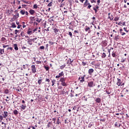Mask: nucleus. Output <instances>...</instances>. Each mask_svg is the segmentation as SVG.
<instances>
[{"instance_id":"obj_52","label":"nucleus","mask_w":129,"mask_h":129,"mask_svg":"<svg viewBox=\"0 0 129 129\" xmlns=\"http://www.w3.org/2000/svg\"><path fill=\"white\" fill-rule=\"evenodd\" d=\"M64 1H65V0H58V3H61V4H62V3H63V2H64Z\"/></svg>"},{"instance_id":"obj_21","label":"nucleus","mask_w":129,"mask_h":129,"mask_svg":"<svg viewBox=\"0 0 129 129\" xmlns=\"http://www.w3.org/2000/svg\"><path fill=\"white\" fill-rule=\"evenodd\" d=\"M14 49L15 50H19V48L18 47V44H14Z\"/></svg>"},{"instance_id":"obj_60","label":"nucleus","mask_w":129,"mask_h":129,"mask_svg":"<svg viewBox=\"0 0 129 129\" xmlns=\"http://www.w3.org/2000/svg\"><path fill=\"white\" fill-rule=\"evenodd\" d=\"M95 8L97 10H98V9H99V7L98 6L96 5V7Z\"/></svg>"},{"instance_id":"obj_58","label":"nucleus","mask_w":129,"mask_h":129,"mask_svg":"<svg viewBox=\"0 0 129 129\" xmlns=\"http://www.w3.org/2000/svg\"><path fill=\"white\" fill-rule=\"evenodd\" d=\"M52 120H53V121H54V122H53L54 123H55V121H56V118H52Z\"/></svg>"},{"instance_id":"obj_63","label":"nucleus","mask_w":129,"mask_h":129,"mask_svg":"<svg viewBox=\"0 0 129 129\" xmlns=\"http://www.w3.org/2000/svg\"><path fill=\"white\" fill-rule=\"evenodd\" d=\"M7 47H9V45H3V48H7Z\"/></svg>"},{"instance_id":"obj_13","label":"nucleus","mask_w":129,"mask_h":129,"mask_svg":"<svg viewBox=\"0 0 129 129\" xmlns=\"http://www.w3.org/2000/svg\"><path fill=\"white\" fill-rule=\"evenodd\" d=\"M21 109H23V110L26 109V107H27V106H26V104L24 105L22 104L21 105V106H20Z\"/></svg>"},{"instance_id":"obj_41","label":"nucleus","mask_w":129,"mask_h":129,"mask_svg":"<svg viewBox=\"0 0 129 129\" xmlns=\"http://www.w3.org/2000/svg\"><path fill=\"white\" fill-rule=\"evenodd\" d=\"M36 64H42V61H36Z\"/></svg>"},{"instance_id":"obj_47","label":"nucleus","mask_w":129,"mask_h":129,"mask_svg":"<svg viewBox=\"0 0 129 129\" xmlns=\"http://www.w3.org/2000/svg\"><path fill=\"white\" fill-rule=\"evenodd\" d=\"M69 29H70V30H72L73 29V26L72 25L70 26Z\"/></svg>"},{"instance_id":"obj_23","label":"nucleus","mask_w":129,"mask_h":129,"mask_svg":"<svg viewBox=\"0 0 129 129\" xmlns=\"http://www.w3.org/2000/svg\"><path fill=\"white\" fill-rule=\"evenodd\" d=\"M65 67H66V64H63L60 67V69L63 70V69L65 68Z\"/></svg>"},{"instance_id":"obj_31","label":"nucleus","mask_w":129,"mask_h":129,"mask_svg":"<svg viewBox=\"0 0 129 129\" xmlns=\"http://www.w3.org/2000/svg\"><path fill=\"white\" fill-rule=\"evenodd\" d=\"M125 60H126V58H123L121 59V63H123L124 62H125Z\"/></svg>"},{"instance_id":"obj_61","label":"nucleus","mask_w":129,"mask_h":129,"mask_svg":"<svg viewBox=\"0 0 129 129\" xmlns=\"http://www.w3.org/2000/svg\"><path fill=\"white\" fill-rule=\"evenodd\" d=\"M106 93H107V94H110V92H109V91L107 90L106 91Z\"/></svg>"},{"instance_id":"obj_54","label":"nucleus","mask_w":129,"mask_h":129,"mask_svg":"<svg viewBox=\"0 0 129 129\" xmlns=\"http://www.w3.org/2000/svg\"><path fill=\"white\" fill-rule=\"evenodd\" d=\"M59 118H57V122H56V123H57V124H59V123H60V122H59Z\"/></svg>"},{"instance_id":"obj_7","label":"nucleus","mask_w":129,"mask_h":129,"mask_svg":"<svg viewBox=\"0 0 129 129\" xmlns=\"http://www.w3.org/2000/svg\"><path fill=\"white\" fill-rule=\"evenodd\" d=\"M64 76V73L61 72L60 73L58 74V75L56 76L55 78H60V77H62V76Z\"/></svg>"},{"instance_id":"obj_62","label":"nucleus","mask_w":129,"mask_h":129,"mask_svg":"<svg viewBox=\"0 0 129 129\" xmlns=\"http://www.w3.org/2000/svg\"><path fill=\"white\" fill-rule=\"evenodd\" d=\"M98 6H99V4H100V0L97 1Z\"/></svg>"},{"instance_id":"obj_51","label":"nucleus","mask_w":129,"mask_h":129,"mask_svg":"<svg viewBox=\"0 0 129 129\" xmlns=\"http://www.w3.org/2000/svg\"><path fill=\"white\" fill-rule=\"evenodd\" d=\"M112 57H115V56H116V55L115 54V53H112Z\"/></svg>"},{"instance_id":"obj_26","label":"nucleus","mask_w":129,"mask_h":129,"mask_svg":"<svg viewBox=\"0 0 129 129\" xmlns=\"http://www.w3.org/2000/svg\"><path fill=\"white\" fill-rule=\"evenodd\" d=\"M38 84H39V85H41V84H42V79L38 80Z\"/></svg>"},{"instance_id":"obj_4","label":"nucleus","mask_w":129,"mask_h":129,"mask_svg":"<svg viewBox=\"0 0 129 129\" xmlns=\"http://www.w3.org/2000/svg\"><path fill=\"white\" fill-rule=\"evenodd\" d=\"M88 85L89 87H94V86H95V84H94L93 81L88 82Z\"/></svg>"},{"instance_id":"obj_29","label":"nucleus","mask_w":129,"mask_h":129,"mask_svg":"<svg viewBox=\"0 0 129 129\" xmlns=\"http://www.w3.org/2000/svg\"><path fill=\"white\" fill-rule=\"evenodd\" d=\"M20 14H21V15H25V10H21L20 11Z\"/></svg>"},{"instance_id":"obj_53","label":"nucleus","mask_w":129,"mask_h":129,"mask_svg":"<svg viewBox=\"0 0 129 129\" xmlns=\"http://www.w3.org/2000/svg\"><path fill=\"white\" fill-rule=\"evenodd\" d=\"M97 34L98 35V37H101V34L99 32H97Z\"/></svg>"},{"instance_id":"obj_5","label":"nucleus","mask_w":129,"mask_h":129,"mask_svg":"<svg viewBox=\"0 0 129 129\" xmlns=\"http://www.w3.org/2000/svg\"><path fill=\"white\" fill-rule=\"evenodd\" d=\"M117 81L116 82V85H117V86H120V85H121V80H120V79L117 78Z\"/></svg>"},{"instance_id":"obj_8","label":"nucleus","mask_w":129,"mask_h":129,"mask_svg":"<svg viewBox=\"0 0 129 129\" xmlns=\"http://www.w3.org/2000/svg\"><path fill=\"white\" fill-rule=\"evenodd\" d=\"M34 39H28L27 40V43L29 44V45H33V43L32 42H34Z\"/></svg>"},{"instance_id":"obj_39","label":"nucleus","mask_w":129,"mask_h":129,"mask_svg":"<svg viewBox=\"0 0 129 129\" xmlns=\"http://www.w3.org/2000/svg\"><path fill=\"white\" fill-rule=\"evenodd\" d=\"M39 49H40V50H44V49H45V47L44 46H40Z\"/></svg>"},{"instance_id":"obj_14","label":"nucleus","mask_w":129,"mask_h":129,"mask_svg":"<svg viewBox=\"0 0 129 129\" xmlns=\"http://www.w3.org/2000/svg\"><path fill=\"white\" fill-rule=\"evenodd\" d=\"M27 34H28V35H32V34H33V31L29 29L27 32Z\"/></svg>"},{"instance_id":"obj_36","label":"nucleus","mask_w":129,"mask_h":129,"mask_svg":"<svg viewBox=\"0 0 129 129\" xmlns=\"http://www.w3.org/2000/svg\"><path fill=\"white\" fill-rule=\"evenodd\" d=\"M0 121L1 122H2V120H3V119H4V117L3 116V115H0Z\"/></svg>"},{"instance_id":"obj_42","label":"nucleus","mask_w":129,"mask_h":129,"mask_svg":"<svg viewBox=\"0 0 129 129\" xmlns=\"http://www.w3.org/2000/svg\"><path fill=\"white\" fill-rule=\"evenodd\" d=\"M93 9L94 11H95V14H97V9H95V7H93Z\"/></svg>"},{"instance_id":"obj_37","label":"nucleus","mask_w":129,"mask_h":129,"mask_svg":"<svg viewBox=\"0 0 129 129\" xmlns=\"http://www.w3.org/2000/svg\"><path fill=\"white\" fill-rule=\"evenodd\" d=\"M20 35L21 37H24V36H25V33H24V32H22L20 34Z\"/></svg>"},{"instance_id":"obj_49","label":"nucleus","mask_w":129,"mask_h":129,"mask_svg":"<svg viewBox=\"0 0 129 129\" xmlns=\"http://www.w3.org/2000/svg\"><path fill=\"white\" fill-rule=\"evenodd\" d=\"M69 35L70 36V37H71V38H72V32H69Z\"/></svg>"},{"instance_id":"obj_6","label":"nucleus","mask_w":129,"mask_h":129,"mask_svg":"<svg viewBox=\"0 0 129 129\" xmlns=\"http://www.w3.org/2000/svg\"><path fill=\"white\" fill-rule=\"evenodd\" d=\"M9 115V113L7 111H4V113L2 114V116L4 117V118H6Z\"/></svg>"},{"instance_id":"obj_59","label":"nucleus","mask_w":129,"mask_h":129,"mask_svg":"<svg viewBox=\"0 0 129 129\" xmlns=\"http://www.w3.org/2000/svg\"><path fill=\"white\" fill-rule=\"evenodd\" d=\"M91 2L92 3V4H93V3H96V1H95V0H92V1H91Z\"/></svg>"},{"instance_id":"obj_43","label":"nucleus","mask_w":129,"mask_h":129,"mask_svg":"<svg viewBox=\"0 0 129 129\" xmlns=\"http://www.w3.org/2000/svg\"><path fill=\"white\" fill-rule=\"evenodd\" d=\"M89 30H90V28L89 27H87L86 29H85V31L87 32V31H88Z\"/></svg>"},{"instance_id":"obj_9","label":"nucleus","mask_w":129,"mask_h":129,"mask_svg":"<svg viewBox=\"0 0 129 129\" xmlns=\"http://www.w3.org/2000/svg\"><path fill=\"white\" fill-rule=\"evenodd\" d=\"M53 31L55 33V35H57V34H59V32L60 30L57 28H55L53 29Z\"/></svg>"},{"instance_id":"obj_12","label":"nucleus","mask_w":129,"mask_h":129,"mask_svg":"<svg viewBox=\"0 0 129 129\" xmlns=\"http://www.w3.org/2000/svg\"><path fill=\"white\" fill-rule=\"evenodd\" d=\"M85 77V76H84L83 77H81L80 82H81V83H83V82H84V81H85L84 78Z\"/></svg>"},{"instance_id":"obj_30","label":"nucleus","mask_w":129,"mask_h":129,"mask_svg":"<svg viewBox=\"0 0 129 129\" xmlns=\"http://www.w3.org/2000/svg\"><path fill=\"white\" fill-rule=\"evenodd\" d=\"M42 21V19H40L39 18H37L36 19V22L38 23H41V21Z\"/></svg>"},{"instance_id":"obj_28","label":"nucleus","mask_w":129,"mask_h":129,"mask_svg":"<svg viewBox=\"0 0 129 129\" xmlns=\"http://www.w3.org/2000/svg\"><path fill=\"white\" fill-rule=\"evenodd\" d=\"M101 57L102 58H105V57H106V54H105V53L103 52L102 54Z\"/></svg>"},{"instance_id":"obj_22","label":"nucleus","mask_w":129,"mask_h":129,"mask_svg":"<svg viewBox=\"0 0 129 129\" xmlns=\"http://www.w3.org/2000/svg\"><path fill=\"white\" fill-rule=\"evenodd\" d=\"M82 65H83V66H85V65H87V61H83L82 62Z\"/></svg>"},{"instance_id":"obj_50","label":"nucleus","mask_w":129,"mask_h":129,"mask_svg":"<svg viewBox=\"0 0 129 129\" xmlns=\"http://www.w3.org/2000/svg\"><path fill=\"white\" fill-rule=\"evenodd\" d=\"M1 40H2V41H6V38H5V37H2V38H1Z\"/></svg>"},{"instance_id":"obj_48","label":"nucleus","mask_w":129,"mask_h":129,"mask_svg":"<svg viewBox=\"0 0 129 129\" xmlns=\"http://www.w3.org/2000/svg\"><path fill=\"white\" fill-rule=\"evenodd\" d=\"M45 82H50V79H46Z\"/></svg>"},{"instance_id":"obj_64","label":"nucleus","mask_w":129,"mask_h":129,"mask_svg":"<svg viewBox=\"0 0 129 129\" xmlns=\"http://www.w3.org/2000/svg\"><path fill=\"white\" fill-rule=\"evenodd\" d=\"M25 14L26 15V16H28V15H29V13H28L27 11H26Z\"/></svg>"},{"instance_id":"obj_34","label":"nucleus","mask_w":129,"mask_h":129,"mask_svg":"<svg viewBox=\"0 0 129 129\" xmlns=\"http://www.w3.org/2000/svg\"><path fill=\"white\" fill-rule=\"evenodd\" d=\"M52 84V86H54V84H55V82H56V80H53L52 81H51Z\"/></svg>"},{"instance_id":"obj_45","label":"nucleus","mask_w":129,"mask_h":129,"mask_svg":"<svg viewBox=\"0 0 129 129\" xmlns=\"http://www.w3.org/2000/svg\"><path fill=\"white\" fill-rule=\"evenodd\" d=\"M48 43L50 45H53V44H55L54 42H51V41H50L48 42Z\"/></svg>"},{"instance_id":"obj_1","label":"nucleus","mask_w":129,"mask_h":129,"mask_svg":"<svg viewBox=\"0 0 129 129\" xmlns=\"http://www.w3.org/2000/svg\"><path fill=\"white\" fill-rule=\"evenodd\" d=\"M66 81V80L65 79V78H61L59 80V82L61 83V85L62 86H67V84L65 82Z\"/></svg>"},{"instance_id":"obj_38","label":"nucleus","mask_w":129,"mask_h":129,"mask_svg":"<svg viewBox=\"0 0 129 129\" xmlns=\"http://www.w3.org/2000/svg\"><path fill=\"white\" fill-rule=\"evenodd\" d=\"M33 9H38V6L37 4H35L33 6Z\"/></svg>"},{"instance_id":"obj_18","label":"nucleus","mask_w":129,"mask_h":129,"mask_svg":"<svg viewBox=\"0 0 129 129\" xmlns=\"http://www.w3.org/2000/svg\"><path fill=\"white\" fill-rule=\"evenodd\" d=\"M108 19H109L110 21H112L113 20V16L111 15L110 16H108Z\"/></svg>"},{"instance_id":"obj_55","label":"nucleus","mask_w":129,"mask_h":129,"mask_svg":"<svg viewBox=\"0 0 129 129\" xmlns=\"http://www.w3.org/2000/svg\"><path fill=\"white\" fill-rule=\"evenodd\" d=\"M74 33H75V34H78V33H79V31H78L77 30H75Z\"/></svg>"},{"instance_id":"obj_32","label":"nucleus","mask_w":129,"mask_h":129,"mask_svg":"<svg viewBox=\"0 0 129 129\" xmlns=\"http://www.w3.org/2000/svg\"><path fill=\"white\" fill-rule=\"evenodd\" d=\"M12 28H17V26H16V24H15V23H12Z\"/></svg>"},{"instance_id":"obj_56","label":"nucleus","mask_w":129,"mask_h":129,"mask_svg":"<svg viewBox=\"0 0 129 129\" xmlns=\"http://www.w3.org/2000/svg\"><path fill=\"white\" fill-rule=\"evenodd\" d=\"M7 50H11L12 51L13 50V47H8Z\"/></svg>"},{"instance_id":"obj_57","label":"nucleus","mask_w":129,"mask_h":129,"mask_svg":"<svg viewBox=\"0 0 129 129\" xmlns=\"http://www.w3.org/2000/svg\"><path fill=\"white\" fill-rule=\"evenodd\" d=\"M120 34H121V36H124V35H125V33H124V32H121Z\"/></svg>"},{"instance_id":"obj_27","label":"nucleus","mask_w":129,"mask_h":129,"mask_svg":"<svg viewBox=\"0 0 129 129\" xmlns=\"http://www.w3.org/2000/svg\"><path fill=\"white\" fill-rule=\"evenodd\" d=\"M114 40L117 41V40H119V38H118V35H117L114 37Z\"/></svg>"},{"instance_id":"obj_10","label":"nucleus","mask_w":129,"mask_h":129,"mask_svg":"<svg viewBox=\"0 0 129 129\" xmlns=\"http://www.w3.org/2000/svg\"><path fill=\"white\" fill-rule=\"evenodd\" d=\"M93 72H94V70H93V69H90L88 71V73L90 75H91Z\"/></svg>"},{"instance_id":"obj_46","label":"nucleus","mask_w":129,"mask_h":129,"mask_svg":"<svg viewBox=\"0 0 129 129\" xmlns=\"http://www.w3.org/2000/svg\"><path fill=\"white\" fill-rule=\"evenodd\" d=\"M18 32H19V31L18 30H15V35L18 34Z\"/></svg>"},{"instance_id":"obj_24","label":"nucleus","mask_w":129,"mask_h":129,"mask_svg":"<svg viewBox=\"0 0 129 129\" xmlns=\"http://www.w3.org/2000/svg\"><path fill=\"white\" fill-rule=\"evenodd\" d=\"M14 17L15 19H18V18H19V13H17L16 15H14Z\"/></svg>"},{"instance_id":"obj_33","label":"nucleus","mask_w":129,"mask_h":129,"mask_svg":"<svg viewBox=\"0 0 129 129\" xmlns=\"http://www.w3.org/2000/svg\"><path fill=\"white\" fill-rule=\"evenodd\" d=\"M4 93H5V94H8L9 93V90L6 89L4 91Z\"/></svg>"},{"instance_id":"obj_2","label":"nucleus","mask_w":129,"mask_h":129,"mask_svg":"<svg viewBox=\"0 0 129 129\" xmlns=\"http://www.w3.org/2000/svg\"><path fill=\"white\" fill-rule=\"evenodd\" d=\"M88 6V9H90V8H91V5H90V4L88 2V0H86L85 3L84 4V7L85 8Z\"/></svg>"},{"instance_id":"obj_20","label":"nucleus","mask_w":129,"mask_h":129,"mask_svg":"<svg viewBox=\"0 0 129 129\" xmlns=\"http://www.w3.org/2000/svg\"><path fill=\"white\" fill-rule=\"evenodd\" d=\"M100 101H101V100L99 98H97L96 99V102L97 103H100Z\"/></svg>"},{"instance_id":"obj_11","label":"nucleus","mask_w":129,"mask_h":129,"mask_svg":"<svg viewBox=\"0 0 129 129\" xmlns=\"http://www.w3.org/2000/svg\"><path fill=\"white\" fill-rule=\"evenodd\" d=\"M29 13L30 14V15H34V14H35V13H36V12L34 11V10L31 9L30 10H29Z\"/></svg>"},{"instance_id":"obj_15","label":"nucleus","mask_w":129,"mask_h":129,"mask_svg":"<svg viewBox=\"0 0 129 129\" xmlns=\"http://www.w3.org/2000/svg\"><path fill=\"white\" fill-rule=\"evenodd\" d=\"M70 60V63H69V66L71 64L72 66H73V64H72V62L73 61H74V59H72L71 58H69Z\"/></svg>"},{"instance_id":"obj_25","label":"nucleus","mask_w":129,"mask_h":129,"mask_svg":"<svg viewBox=\"0 0 129 129\" xmlns=\"http://www.w3.org/2000/svg\"><path fill=\"white\" fill-rule=\"evenodd\" d=\"M119 20V18L117 17H115L114 19V21L115 22H117V21H118Z\"/></svg>"},{"instance_id":"obj_44","label":"nucleus","mask_w":129,"mask_h":129,"mask_svg":"<svg viewBox=\"0 0 129 129\" xmlns=\"http://www.w3.org/2000/svg\"><path fill=\"white\" fill-rule=\"evenodd\" d=\"M111 50H113V48L111 47L110 49L108 50V52H109V55H110V51H111Z\"/></svg>"},{"instance_id":"obj_35","label":"nucleus","mask_w":129,"mask_h":129,"mask_svg":"<svg viewBox=\"0 0 129 129\" xmlns=\"http://www.w3.org/2000/svg\"><path fill=\"white\" fill-rule=\"evenodd\" d=\"M44 68L46 71H49V67L44 66Z\"/></svg>"},{"instance_id":"obj_17","label":"nucleus","mask_w":129,"mask_h":129,"mask_svg":"<svg viewBox=\"0 0 129 129\" xmlns=\"http://www.w3.org/2000/svg\"><path fill=\"white\" fill-rule=\"evenodd\" d=\"M54 16H52V17H51L50 18V19H49L48 20V22H50V23H51L52 22H54Z\"/></svg>"},{"instance_id":"obj_19","label":"nucleus","mask_w":129,"mask_h":129,"mask_svg":"<svg viewBox=\"0 0 129 129\" xmlns=\"http://www.w3.org/2000/svg\"><path fill=\"white\" fill-rule=\"evenodd\" d=\"M13 113H14V114H15V115H17V114H19V111H18L17 110H15L13 111Z\"/></svg>"},{"instance_id":"obj_16","label":"nucleus","mask_w":129,"mask_h":129,"mask_svg":"<svg viewBox=\"0 0 129 129\" xmlns=\"http://www.w3.org/2000/svg\"><path fill=\"white\" fill-rule=\"evenodd\" d=\"M5 53V49H0V54L1 55H3Z\"/></svg>"},{"instance_id":"obj_3","label":"nucleus","mask_w":129,"mask_h":129,"mask_svg":"<svg viewBox=\"0 0 129 129\" xmlns=\"http://www.w3.org/2000/svg\"><path fill=\"white\" fill-rule=\"evenodd\" d=\"M31 71L32 73H36L37 72V69L36 68V66L35 65L31 66Z\"/></svg>"},{"instance_id":"obj_40","label":"nucleus","mask_w":129,"mask_h":129,"mask_svg":"<svg viewBox=\"0 0 129 129\" xmlns=\"http://www.w3.org/2000/svg\"><path fill=\"white\" fill-rule=\"evenodd\" d=\"M47 7H52V2H50L48 5Z\"/></svg>"}]
</instances>
